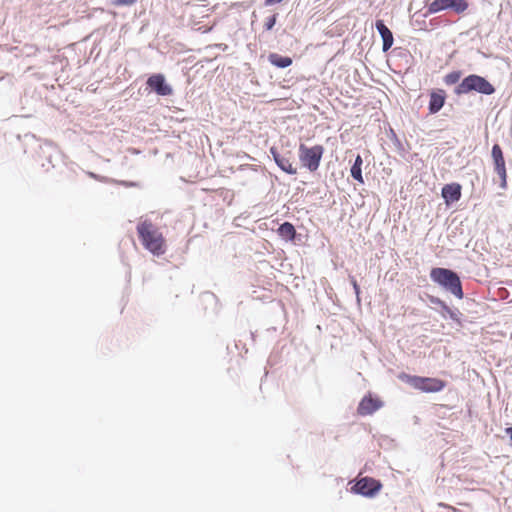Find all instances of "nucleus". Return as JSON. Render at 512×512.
<instances>
[{
    "mask_svg": "<svg viewBox=\"0 0 512 512\" xmlns=\"http://www.w3.org/2000/svg\"><path fill=\"white\" fill-rule=\"evenodd\" d=\"M137 233L144 248L153 255L160 256L166 252V240L151 221L140 222L137 225Z\"/></svg>",
    "mask_w": 512,
    "mask_h": 512,
    "instance_id": "obj_1",
    "label": "nucleus"
},
{
    "mask_svg": "<svg viewBox=\"0 0 512 512\" xmlns=\"http://www.w3.org/2000/svg\"><path fill=\"white\" fill-rule=\"evenodd\" d=\"M214 6L208 3H193L190 5L189 17L192 27L196 31L207 33L217 24L215 20H210Z\"/></svg>",
    "mask_w": 512,
    "mask_h": 512,
    "instance_id": "obj_2",
    "label": "nucleus"
},
{
    "mask_svg": "<svg viewBox=\"0 0 512 512\" xmlns=\"http://www.w3.org/2000/svg\"><path fill=\"white\" fill-rule=\"evenodd\" d=\"M430 277L433 282L450 291L458 299L464 296L459 276L452 270L446 268H432Z\"/></svg>",
    "mask_w": 512,
    "mask_h": 512,
    "instance_id": "obj_3",
    "label": "nucleus"
},
{
    "mask_svg": "<svg viewBox=\"0 0 512 512\" xmlns=\"http://www.w3.org/2000/svg\"><path fill=\"white\" fill-rule=\"evenodd\" d=\"M476 91L481 94L491 95L495 92L494 86L484 77L471 74L465 77L462 82L455 88L457 95L468 94Z\"/></svg>",
    "mask_w": 512,
    "mask_h": 512,
    "instance_id": "obj_4",
    "label": "nucleus"
},
{
    "mask_svg": "<svg viewBox=\"0 0 512 512\" xmlns=\"http://www.w3.org/2000/svg\"><path fill=\"white\" fill-rule=\"evenodd\" d=\"M400 379L413 388L425 393L439 392L446 386V382L438 378L402 374L400 375Z\"/></svg>",
    "mask_w": 512,
    "mask_h": 512,
    "instance_id": "obj_5",
    "label": "nucleus"
},
{
    "mask_svg": "<svg viewBox=\"0 0 512 512\" xmlns=\"http://www.w3.org/2000/svg\"><path fill=\"white\" fill-rule=\"evenodd\" d=\"M323 153L324 147L322 145L307 147L304 144H300L299 146L300 162L311 172H314L319 168Z\"/></svg>",
    "mask_w": 512,
    "mask_h": 512,
    "instance_id": "obj_6",
    "label": "nucleus"
},
{
    "mask_svg": "<svg viewBox=\"0 0 512 512\" xmlns=\"http://www.w3.org/2000/svg\"><path fill=\"white\" fill-rule=\"evenodd\" d=\"M466 0H434L428 5V12L434 14L442 10L451 9L457 14H461L468 9Z\"/></svg>",
    "mask_w": 512,
    "mask_h": 512,
    "instance_id": "obj_7",
    "label": "nucleus"
},
{
    "mask_svg": "<svg viewBox=\"0 0 512 512\" xmlns=\"http://www.w3.org/2000/svg\"><path fill=\"white\" fill-rule=\"evenodd\" d=\"M381 488L382 484L379 480L371 477H363L356 481L351 490L356 494L373 497L381 490Z\"/></svg>",
    "mask_w": 512,
    "mask_h": 512,
    "instance_id": "obj_8",
    "label": "nucleus"
},
{
    "mask_svg": "<svg viewBox=\"0 0 512 512\" xmlns=\"http://www.w3.org/2000/svg\"><path fill=\"white\" fill-rule=\"evenodd\" d=\"M491 156L494 163V169L495 172L498 174V176L501 179L500 186L503 189L507 188V170H506V164L505 159L503 156V152L501 147L498 144L493 145Z\"/></svg>",
    "mask_w": 512,
    "mask_h": 512,
    "instance_id": "obj_9",
    "label": "nucleus"
},
{
    "mask_svg": "<svg viewBox=\"0 0 512 512\" xmlns=\"http://www.w3.org/2000/svg\"><path fill=\"white\" fill-rule=\"evenodd\" d=\"M147 85L160 96H169L173 93L171 86L166 83L162 74L151 75L147 79Z\"/></svg>",
    "mask_w": 512,
    "mask_h": 512,
    "instance_id": "obj_10",
    "label": "nucleus"
},
{
    "mask_svg": "<svg viewBox=\"0 0 512 512\" xmlns=\"http://www.w3.org/2000/svg\"><path fill=\"white\" fill-rule=\"evenodd\" d=\"M381 405L380 400L372 398L371 396H365L358 405L357 413L361 416L371 415L378 410Z\"/></svg>",
    "mask_w": 512,
    "mask_h": 512,
    "instance_id": "obj_11",
    "label": "nucleus"
},
{
    "mask_svg": "<svg viewBox=\"0 0 512 512\" xmlns=\"http://www.w3.org/2000/svg\"><path fill=\"white\" fill-rule=\"evenodd\" d=\"M441 194L447 205L456 202L461 198V185L458 183L446 184L442 188Z\"/></svg>",
    "mask_w": 512,
    "mask_h": 512,
    "instance_id": "obj_12",
    "label": "nucleus"
},
{
    "mask_svg": "<svg viewBox=\"0 0 512 512\" xmlns=\"http://www.w3.org/2000/svg\"><path fill=\"white\" fill-rule=\"evenodd\" d=\"M270 152L281 170L292 175L297 173V169L294 167L288 156L279 154L274 148H271Z\"/></svg>",
    "mask_w": 512,
    "mask_h": 512,
    "instance_id": "obj_13",
    "label": "nucleus"
},
{
    "mask_svg": "<svg viewBox=\"0 0 512 512\" xmlns=\"http://www.w3.org/2000/svg\"><path fill=\"white\" fill-rule=\"evenodd\" d=\"M375 25H376V29L380 33L382 40H383L382 49L384 52H386L393 45V42H394L393 34L390 31V29L384 24V22L382 20H377Z\"/></svg>",
    "mask_w": 512,
    "mask_h": 512,
    "instance_id": "obj_14",
    "label": "nucleus"
},
{
    "mask_svg": "<svg viewBox=\"0 0 512 512\" xmlns=\"http://www.w3.org/2000/svg\"><path fill=\"white\" fill-rule=\"evenodd\" d=\"M446 94L444 90L432 91L430 93L429 112L437 113L445 104Z\"/></svg>",
    "mask_w": 512,
    "mask_h": 512,
    "instance_id": "obj_15",
    "label": "nucleus"
},
{
    "mask_svg": "<svg viewBox=\"0 0 512 512\" xmlns=\"http://www.w3.org/2000/svg\"><path fill=\"white\" fill-rule=\"evenodd\" d=\"M268 61L277 68H286L292 64V58L288 56H282L278 53H270L268 55Z\"/></svg>",
    "mask_w": 512,
    "mask_h": 512,
    "instance_id": "obj_16",
    "label": "nucleus"
},
{
    "mask_svg": "<svg viewBox=\"0 0 512 512\" xmlns=\"http://www.w3.org/2000/svg\"><path fill=\"white\" fill-rule=\"evenodd\" d=\"M278 234L283 239L292 241L296 236V230L290 222H284L278 228Z\"/></svg>",
    "mask_w": 512,
    "mask_h": 512,
    "instance_id": "obj_17",
    "label": "nucleus"
},
{
    "mask_svg": "<svg viewBox=\"0 0 512 512\" xmlns=\"http://www.w3.org/2000/svg\"><path fill=\"white\" fill-rule=\"evenodd\" d=\"M362 164H363L362 157L360 155H357L356 159H355V162H354V164L351 167V176L356 181H358L360 184L364 183V179H363V176H362V169H361Z\"/></svg>",
    "mask_w": 512,
    "mask_h": 512,
    "instance_id": "obj_18",
    "label": "nucleus"
},
{
    "mask_svg": "<svg viewBox=\"0 0 512 512\" xmlns=\"http://www.w3.org/2000/svg\"><path fill=\"white\" fill-rule=\"evenodd\" d=\"M461 76L462 73L460 71H452L444 77V82L447 85L456 84L460 80Z\"/></svg>",
    "mask_w": 512,
    "mask_h": 512,
    "instance_id": "obj_19",
    "label": "nucleus"
},
{
    "mask_svg": "<svg viewBox=\"0 0 512 512\" xmlns=\"http://www.w3.org/2000/svg\"><path fill=\"white\" fill-rule=\"evenodd\" d=\"M137 0H112L111 4L115 7L119 6H131L136 3Z\"/></svg>",
    "mask_w": 512,
    "mask_h": 512,
    "instance_id": "obj_20",
    "label": "nucleus"
},
{
    "mask_svg": "<svg viewBox=\"0 0 512 512\" xmlns=\"http://www.w3.org/2000/svg\"><path fill=\"white\" fill-rule=\"evenodd\" d=\"M276 22V15H272L265 22V27L267 30H271Z\"/></svg>",
    "mask_w": 512,
    "mask_h": 512,
    "instance_id": "obj_21",
    "label": "nucleus"
},
{
    "mask_svg": "<svg viewBox=\"0 0 512 512\" xmlns=\"http://www.w3.org/2000/svg\"><path fill=\"white\" fill-rule=\"evenodd\" d=\"M350 281H351V284H352V286H353V289H354V291H355V294H356L357 298H359V294H360V287H359V285H358V283H357V280H356L354 277H351V278H350Z\"/></svg>",
    "mask_w": 512,
    "mask_h": 512,
    "instance_id": "obj_22",
    "label": "nucleus"
},
{
    "mask_svg": "<svg viewBox=\"0 0 512 512\" xmlns=\"http://www.w3.org/2000/svg\"><path fill=\"white\" fill-rule=\"evenodd\" d=\"M431 302H432V303H434V304H438V305L442 306V307H443V308H445V309H448V307H447V305L445 304V302H444V301H442V300H441V299H439V298H432V299H431Z\"/></svg>",
    "mask_w": 512,
    "mask_h": 512,
    "instance_id": "obj_23",
    "label": "nucleus"
},
{
    "mask_svg": "<svg viewBox=\"0 0 512 512\" xmlns=\"http://www.w3.org/2000/svg\"><path fill=\"white\" fill-rule=\"evenodd\" d=\"M439 506L443 507V508H446V509H449V510H451L453 512H457L458 511L455 507L450 506V505L445 504V503H440Z\"/></svg>",
    "mask_w": 512,
    "mask_h": 512,
    "instance_id": "obj_24",
    "label": "nucleus"
},
{
    "mask_svg": "<svg viewBox=\"0 0 512 512\" xmlns=\"http://www.w3.org/2000/svg\"><path fill=\"white\" fill-rule=\"evenodd\" d=\"M505 432L510 436V439L512 441V427L506 428Z\"/></svg>",
    "mask_w": 512,
    "mask_h": 512,
    "instance_id": "obj_25",
    "label": "nucleus"
},
{
    "mask_svg": "<svg viewBox=\"0 0 512 512\" xmlns=\"http://www.w3.org/2000/svg\"><path fill=\"white\" fill-rule=\"evenodd\" d=\"M275 4L274 0H266L265 1V5L269 6V5H273Z\"/></svg>",
    "mask_w": 512,
    "mask_h": 512,
    "instance_id": "obj_26",
    "label": "nucleus"
},
{
    "mask_svg": "<svg viewBox=\"0 0 512 512\" xmlns=\"http://www.w3.org/2000/svg\"><path fill=\"white\" fill-rule=\"evenodd\" d=\"M282 0H274L275 3L281 2Z\"/></svg>",
    "mask_w": 512,
    "mask_h": 512,
    "instance_id": "obj_27",
    "label": "nucleus"
}]
</instances>
